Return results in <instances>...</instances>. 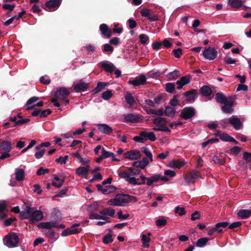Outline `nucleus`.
I'll use <instances>...</instances> for the list:
<instances>
[{
    "label": "nucleus",
    "instance_id": "f257e3e1",
    "mask_svg": "<svg viewBox=\"0 0 251 251\" xmlns=\"http://www.w3.org/2000/svg\"><path fill=\"white\" fill-rule=\"evenodd\" d=\"M130 201V196L126 194H119L115 197L108 200L107 204L111 206H125Z\"/></svg>",
    "mask_w": 251,
    "mask_h": 251
},
{
    "label": "nucleus",
    "instance_id": "f03ea898",
    "mask_svg": "<svg viewBox=\"0 0 251 251\" xmlns=\"http://www.w3.org/2000/svg\"><path fill=\"white\" fill-rule=\"evenodd\" d=\"M13 149L12 144L10 141L3 140L0 142V159L3 160L9 157V152Z\"/></svg>",
    "mask_w": 251,
    "mask_h": 251
},
{
    "label": "nucleus",
    "instance_id": "7ed1b4c3",
    "mask_svg": "<svg viewBox=\"0 0 251 251\" xmlns=\"http://www.w3.org/2000/svg\"><path fill=\"white\" fill-rule=\"evenodd\" d=\"M148 140L151 142L155 141L156 140L154 132L142 131L139 133L138 136H135L133 138L134 141L141 143H143Z\"/></svg>",
    "mask_w": 251,
    "mask_h": 251
},
{
    "label": "nucleus",
    "instance_id": "20e7f679",
    "mask_svg": "<svg viewBox=\"0 0 251 251\" xmlns=\"http://www.w3.org/2000/svg\"><path fill=\"white\" fill-rule=\"evenodd\" d=\"M19 238L15 233L8 234L3 238V243L8 248H14L17 246Z\"/></svg>",
    "mask_w": 251,
    "mask_h": 251
},
{
    "label": "nucleus",
    "instance_id": "39448f33",
    "mask_svg": "<svg viewBox=\"0 0 251 251\" xmlns=\"http://www.w3.org/2000/svg\"><path fill=\"white\" fill-rule=\"evenodd\" d=\"M153 123L155 126L153 127V130L155 131H162L167 132H170V129L166 126V121L164 118L162 117H157L154 119Z\"/></svg>",
    "mask_w": 251,
    "mask_h": 251
},
{
    "label": "nucleus",
    "instance_id": "423d86ee",
    "mask_svg": "<svg viewBox=\"0 0 251 251\" xmlns=\"http://www.w3.org/2000/svg\"><path fill=\"white\" fill-rule=\"evenodd\" d=\"M70 91L65 87L58 88L55 93V97L60 101H63L65 105L69 103V101L66 100V98L70 95Z\"/></svg>",
    "mask_w": 251,
    "mask_h": 251
},
{
    "label": "nucleus",
    "instance_id": "0eeeda50",
    "mask_svg": "<svg viewBox=\"0 0 251 251\" xmlns=\"http://www.w3.org/2000/svg\"><path fill=\"white\" fill-rule=\"evenodd\" d=\"M89 87V84L81 80L75 82L71 87V90L76 92H84Z\"/></svg>",
    "mask_w": 251,
    "mask_h": 251
},
{
    "label": "nucleus",
    "instance_id": "6e6552de",
    "mask_svg": "<svg viewBox=\"0 0 251 251\" xmlns=\"http://www.w3.org/2000/svg\"><path fill=\"white\" fill-rule=\"evenodd\" d=\"M223 122L224 123L226 122H228L236 130H239L243 128V124L241 122L240 119L237 116H232L228 119L223 120Z\"/></svg>",
    "mask_w": 251,
    "mask_h": 251
},
{
    "label": "nucleus",
    "instance_id": "1a4fd4ad",
    "mask_svg": "<svg viewBox=\"0 0 251 251\" xmlns=\"http://www.w3.org/2000/svg\"><path fill=\"white\" fill-rule=\"evenodd\" d=\"M204 57L209 60H214L217 56V51L212 47H208L204 49L202 52Z\"/></svg>",
    "mask_w": 251,
    "mask_h": 251
},
{
    "label": "nucleus",
    "instance_id": "9d476101",
    "mask_svg": "<svg viewBox=\"0 0 251 251\" xmlns=\"http://www.w3.org/2000/svg\"><path fill=\"white\" fill-rule=\"evenodd\" d=\"M43 213L41 210H36L34 208L32 207L30 223L33 224L36 222L40 221L43 219Z\"/></svg>",
    "mask_w": 251,
    "mask_h": 251
},
{
    "label": "nucleus",
    "instance_id": "9b49d317",
    "mask_svg": "<svg viewBox=\"0 0 251 251\" xmlns=\"http://www.w3.org/2000/svg\"><path fill=\"white\" fill-rule=\"evenodd\" d=\"M79 226V224H75L72 225L70 228L64 229L61 233L62 236H66L69 235L76 234L79 233L81 230L80 227H77Z\"/></svg>",
    "mask_w": 251,
    "mask_h": 251
},
{
    "label": "nucleus",
    "instance_id": "f8f14e48",
    "mask_svg": "<svg viewBox=\"0 0 251 251\" xmlns=\"http://www.w3.org/2000/svg\"><path fill=\"white\" fill-rule=\"evenodd\" d=\"M60 5L59 0H50L46 2L45 9L48 11H53L56 10Z\"/></svg>",
    "mask_w": 251,
    "mask_h": 251
},
{
    "label": "nucleus",
    "instance_id": "ddd939ff",
    "mask_svg": "<svg viewBox=\"0 0 251 251\" xmlns=\"http://www.w3.org/2000/svg\"><path fill=\"white\" fill-rule=\"evenodd\" d=\"M195 113V111L193 107H185L182 110L180 116L185 120H188L193 117Z\"/></svg>",
    "mask_w": 251,
    "mask_h": 251
},
{
    "label": "nucleus",
    "instance_id": "4468645a",
    "mask_svg": "<svg viewBox=\"0 0 251 251\" xmlns=\"http://www.w3.org/2000/svg\"><path fill=\"white\" fill-rule=\"evenodd\" d=\"M215 99L217 102L226 105H231L233 104V102L228 100L222 93H217L215 95Z\"/></svg>",
    "mask_w": 251,
    "mask_h": 251
},
{
    "label": "nucleus",
    "instance_id": "2eb2a0df",
    "mask_svg": "<svg viewBox=\"0 0 251 251\" xmlns=\"http://www.w3.org/2000/svg\"><path fill=\"white\" fill-rule=\"evenodd\" d=\"M124 157L130 160H136L141 157V153L139 151L133 150L125 152Z\"/></svg>",
    "mask_w": 251,
    "mask_h": 251
},
{
    "label": "nucleus",
    "instance_id": "dca6fc26",
    "mask_svg": "<svg viewBox=\"0 0 251 251\" xmlns=\"http://www.w3.org/2000/svg\"><path fill=\"white\" fill-rule=\"evenodd\" d=\"M146 80V77L144 75H141L136 77L134 80H129L128 83L134 86H137L145 84Z\"/></svg>",
    "mask_w": 251,
    "mask_h": 251
},
{
    "label": "nucleus",
    "instance_id": "f3484780",
    "mask_svg": "<svg viewBox=\"0 0 251 251\" xmlns=\"http://www.w3.org/2000/svg\"><path fill=\"white\" fill-rule=\"evenodd\" d=\"M139 119V116L136 113H128L124 115V120L126 123H137Z\"/></svg>",
    "mask_w": 251,
    "mask_h": 251
},
{
    "label": "nucleus",
    "instance_id": "a211bd4d",
    "mask_svg": "<svg viewBox=\"0 0 251 251\" xmlns=\"http://www.w3.org/2000/svg\"><path fill=\"white\" fill-rule=\"evenodd\" d=\"M191 78V75H187L182 76L179 80L176 82L177 89H181L183 86L188 84Z\"/></svg>",
    "mask_w": 251,
    "mask_h": 251
},
{
    "label": "nucleus",
    "instance_id": "6ab92c4d",
    "mask_svg": "<svg viewBox=\"0 0 251 251\" xmlns=\"http://www.w3.org/2000/svg\"><path fill=\"white\" fill-rule=\"evenodd\" d=\"M65 176L63 174H59L54 177L52 184L53 186L60 188L65 181Z\"/></svg>",
    "mask_w": 251,
    "mask_h": 251
},
{
    "label": "nucleus",
    "instance_id": "aec40b11",
    "mask_svg": "<svg viewBox=\"0 0 251 251\" xmlns=\"http://www.w3.org/2000/svg\"><path fill=\"white\" fill-rule=\"evenodd\" d=\"M197 92L195 90H192L185 92L184 94L186 98V100L189 102H193L197 97Z\"/></svg>",
    "mask_w": 251,
    "mask_h": 251
},
{
    "label": "nucleus",
    "instance_id": "412c9836",
    "mask_svg": "<svg viewBox=\"0 0 251 251\" xmlns=\"http://www.w3.org/2000/svg\"><path fill=\"white\" fill-rule=\"evenodd\" d=\"M89 170V168H88L87 166L86 168L79 167L76 169L75 173L77 176L81 177L87 178Z\"/></svg>",
    "mask_w": 251,
    "mask_h": 251
},
{
    "label": "nucleus",
    "instance_id": "4be33fe9",
    "mask_svg": "<svg viewBox=\"0 0 251 251\" xmlns=\"http://www.w3.org/2000/svg\"><path fill=\"white\" fill-rule=\"evenodd\" d=\"M97 127L99 129V130L102 133L105 134H110L113 129L112 128L109 126L108 125L104 124H98L97 125Z\"/></svg>",
    "mask_w": 251,
    "mask_h": 251
},
{
    "label": "nucleus",
    "instance_id": "5701e85b",
    "mask_svg": "<svg viewBox=\"0 0 251 251\" xmlns=\"http://www.w3.org/2000/svg\"><path fill=\"white\" fill-rule=\"evenodd\" d=\"M199 177V172L198 171H193L187 173L184 179L185 181L190 183L195 178H197Z\"/></svg>",
    "mask_w": 251,
    "mask_h": 251
},
{
    "label": "nucleus",
    "instance_id": "b1692460",
    "mask_svg": "<svg viewBox=\"0 0 251 251\" xmlns=\"http://www.w3.org/2000/svg\"><path fill=\"white\" fill-rule=\"evenodd\" d=\"M103 185L101 184L97 185L98 190L101 191L103 194H108L115 189V188L112 186H104Z\"/></svg>",
    "mask_w": 251,
    "mask_h": 251
},
{
    "label": "nucleus",
    "instance_id": "393cba45",
    "mask_svg": "<svg viewBox=\"0 0 251 251\" xmlns=\"http://www.w3.org/2000/svg\"><path fill=\"white\" fill-rule=\"evenodd\" d=\"M32 207H26L24 210L20 212V217L22 219H28L30 221Z\"/></svg>",
    "mask_w": 251,
    "mask_h": 251
},
{
    "label": "nucleus",
    "instance_id": "a878e982",
    "mask_svg": "<svg viewBox=\"0 0 251 251\" xmlns=\"http://www.w3.org/2000/svg\"><path fill=\"white\" fill-rule=\"evenodd\" d=\"M101 34L109 38L112 34L110 28L106 24H101L100 26Z\"/></svg>",
    "mask_w": 251,
    "mask_h": 251
},
{
    "label": "nucleus",
    "instance_id": "bb28decb",
    "mask_svg": "<svg viewBox=\"0 0 251 251\" xmlns=\"http://www.w3.org/2000/svg\"><path fill=\"white\" fill-rule=\"evenodd\" d=\"M149 164V160L147 158L144 157L141 160L135 161L132 163L133 166L144 169Z\"/></svg>",
    "mask_w": 251,
    "mask_h": 251
},
{
    "label": "nucleus",
    "instance_id": "cd10ccee",
    "mask_svg": "<svg viewBox=\"0 0 251 251\" xmlns=\"http://www.w3.org/2000/svg\"><path fill=\"white\" fill-rule=\"evenodd\" d=\"M57 227L58 223L55 222H43L38 225V227L40 228L51 229Z\"/></svg>",
    "mask_w": 251,
    "mask_h": 251
},
{
    "label": "nucleus",
    "instance_id": "c85d7f7f",
    "mask_svg": "<svg viewBox=\"0 0 251 251\" xmlns=\"http://www.w3.org/2000/svg\"><path fill=\"white\" fill-rule=\"evenodd\" d=\"M101 67L103 69L107 72L112 73L114 71L115 66L112 63L107 61H102L100 62Z\"/></svg>",
    "mask_w": 251,
    "mask_h": 251
},
{
    "label": "nucleus",
    "instance_id": "c756f323",
    "mask_svg": "<svg viewBox=\"0 0 251 251\" xmlns=\"http://www.w3.org/2000/svg\"><path fill=\"white\" fill-rule=\"evenodd\" d=\"M160 178V174H154L151 177H148L146 184L148 186H151L154 183L157 182Z\"/></svg>",
    "mask_w": 251,
    "mask_h": 251
},
{
    "label": "nucleus",
    "instance_id": "7c9ffc66",
    "mask_svg": "<svg viewBox=\"0 0 251 251\" xmlns=\"http://www.w3.org/2000/svg\"><path fill=\"white\" fill-rule=\"evenodd\" d=\"M184 164H185V163L181 161H180L178 160H173L169 162V166L172 168L180 169L183 166H184Z\"/></svg>",
    "mask_w": 251,
    "mask_h": 251
},
{
    "label": "nucleus",
    "instance_id": "2f4dec72",
    "mask_svg": "<svg viewBox=\"0 0 251 251\" xmlns=\"http://www.w3.org/2000/svg\"><path fill=\"white\" fill-rule=\"evenodd\" d=\"M101 213L103 217H105V220H106L108 217H113L115 214V211L112 208H105L101 210Z\"/></svg>",
    "mask_w": 251,
    "mask_h": 251
},
{
    "label": "nucleus",
    "instance_id": "473e14b6",
    "mask_svg": "<svg viewBox=\"0 0 251 251\" xmlns=\"http://www.w3.org/2000/svg\"><path fill=\"white\" fill-rule=\"evenodd\" d=\"M227 2L229 5L234 8H238L243 4L242 0H227Z\"/></svg>",
    "mask_w": 251,
    "mask_h": 251
},
{
    "label": "nucleus",
    "instance_id": "72a5a7b5",
    "mask_svg": "<svg viewBox=\"0 0 251 251\" xmlns=\"http://www.w3.org/2000/svg\"><path fill=\"white\" fill-rule=\"evenodd\" d=\"M141 237L143 247L144 248H149L150 247L149 242L151 240L150 238L145 234H141Z\"/></svg>",
    "mask_w": 251,
    "mask_h": 251
},
{
    "label": "nucleus",
    "instance_id": "f704fd0d",
    "mask_svg": "<svg viewBox=\"0 0 251 251\" xmlns=\"http://www.w3.org/2000/svg\"><path fill=\"white\" fill-rule=\"evenodd\" d=\"M237 215L243 219L247 218L251 215V210L247 209H241L238 213Z\"/></svg>",
    "mask_w": 251,
    "mask_h": 251
},
{
    "label": "nucleus",
    "instance_id": "c9c22d12",
    "mask_svg": "<svg viewBox=\"0 0 251 251\" xmlns=\"http://www.w3.org/2000/svg\"><path fill=\"white\" fill-rule=\"evenodd\" d=\"M125 98L126 102L129 105L132 106L135 103V100L130 93H127L125 95Z\"/></svg>",
    "mask_w": 251,
    "mask_h": 251
},
{
    "label": "nucleus",
    "instance_id": "e433bc0d",
    "mask_svg": "<svg viewBox=\"0 0 251 251\" xmlns=\"http://www.w3.org/2000/svg\"><path fill=\"white\" fill-rule=\"evenodd\" d=\"M220 139L225 142H231L236 144L237 143V141L226 133H222V134L221 135Z\"/></svg>",
    "mask_w": 251,
    "mask_h": 251
},
{
    "label": "nucleus",
    "instance_id": "4c0bfd02",
    "mask_svg": "<svg viewBox=\"0 0 251 251\" xmlns=\"http://www.w3.org/2000/svg\"><path fill=\"white\" fill-rule=\"evenodd\" d=\"M16 179L18 181H22L25 176V172L21 169H16L15 171Z\"/></svg>",
    "mask_w": 251,
    "mask_h": 251
},
{
    "label": "nucleus",
    "instance_id": "58836bf2",
    "mask_svg": "<svg viewBox=\"0 0 251 251\" xmlns=\"http://www.w3.org/2000/svg\"><path fill=\"white\" fill-rule=\"evenodd\" d=\"M201 94L204 96H209L212 93L211 89L207 86H203L201 89Z\"/></svg>",
    "mask_w": 251,
    "mask_h": 251
},
{
    "label": "nucleus",
    "instance_id": "ea45409f",
    "mask_svg": "<svg viewBox=\"0 0 251 251\" xmlns=\"http://www.w3.org/2000/svg\"><path fill=\"white\" fill-rule=\"evenodd\" d=\"M208 240L207 238H201L199 239L196 242L197 247L200 248L204 247Z\"/></svg>",
    "mask_w": 251,
    "mask_h": 251
},
{
    "label": "nucleus",
    "instance_id": "a19ab883",
    "mask_svg": "<svg viewBox=\"0 0 251 251\" xmlns=\"http://www.w3.org/2000/svg\"><path fill=\"white\" fill-rule=\"evenodd\" d=\"M90 219H97V220H105V217H103V214L101 213V211L100 214L93 212L90 215Z\"/></svg>",
    "mask_w": 251,
    "mask_h": 251
},
{
    "label": "nucleus",
    "instance_id": "79ce46f5",
    "mask_svg": "<svg viewBox=\"0 0 251 251\" xmlns=\"http://www.w3.org/2000/svg\"><path fill=\"white\" fill-rule=\"evenodd\" d=\"M164 114L170 117H173L175 115V110L171 107H167L164 111Z\"/></svg>",
    "mask_w": 251,
    "mask_h": 251
},
{
    "label": "nucleus",
    "instance_id": "37998d69",
    "mask_svg": "<svg viewBox=\"0 0 251 251\" xmlns=\"http://www.w3.org/2000/svg\"><path fill=\"white\" fill-rule=\"evenodd\" d=\"M142 151L145 155L149 158L150 161L152 162L153 160L152 154L149 149L147 147H143L142 148Z\"/></svg>",
    "mask_w": 251,
    "mask_h": 251
},
{
    "label": "nucleus",
    "instance_id": "c03bdc74",
    "mask_svg": "<svg viewBox=\"0 0 251 251\" xmlns=\"http://www.w3.org/2000/svg\"><path fill=\"white\" fill-rule=\"evenodd\" d=\"M175 84L173 83H167L166 84V91L170 93H173L175 91Z\"/></svg>",
    "mask_w": 251,
    "mask_h": 251
},
{
    "label": "nucleus",
    "instance_id": "a18cd8bd",
    "mask_svg": "<svg viewBox=\"0 0 251 251\" xmlns=\"http://www.w3.org/2000/svg\"><path fill=\"white\" fill-rule=\"evenodd\" d=\"M178 75V72L176 70H175L173 72L169 73L167 75V77L171 80H175L177 78Z\"/></svg>",
    "mask_w": 251,
    "mask_h": 251
},
{
    "label": "nucleus",
    "instance_id": "49530a36",
    "mask_svg": "<svg viewBox=\"0 0 251 251\" xmlns=\"http://www.w3.org/2000/svg\"><path fill=\"white\" fill-rule=\"evenodd\" d=\"M224 61L227 64H233L238 61L236 59H233L228 55H226L224 58Z\"/></svg>",
    "mask_w": 251,
    "mask_h": 251
},
{
    "label": "nucleus",
    "instance_id": "de8ad7c7",
    "mask_svg": "<svg viewBox=\"0 0 251 251\" xmlns=\"http://www.w3.org/2000/svg\"><path fill=\"white\" fill-rule=\"evenodd\" d=\"M101 153L102 157H103L104 158L115 156L113 152L106 151L104 148L102 149Z\"/></svg>",
    "mask_w": 251,
    "mask_h": 251
},
{
    "label": "nucleus",
    "instance_id": "09e8293b",
    "mask_svg": "<svg viewBox=\"0 0 251 251\" xmlns=\"http://www.w3.org/2000/svg\"><path fill=\"white\" fill-rule=\"evenodd\" d=\"M139 39L141 43L143 44H146L149 41V37L144 34H141L139 35Z\"/></svg>",
    "mask_w": 251,
    "mask_h": 251
},
{
    "label": "nucleus",
    "instance_id": "8fccbe9b",
    "mask_svg": "<svg viewBox=\"0 0 251 251\" xmlns=\"http://www.w3.org/2000/svg\"><path fill=\"white\" fill-rule=\"evenodd\" d=\"M219 141V139L217 138L210 139L207 141L204 142L202 143L201 147L202 148H204L209 144H213Z\"/></svg>",
    "mask_w": 251,
    "mask_h": 251
},
{
    "label": "nucleus",
    "instance_id": "3c124183",
    "mask_svg": "<svg viewBox=\"0 0 251 251\" xmlns=\"http://www.w3.org/2000/svg\"><path fill=\"white\" fill-rule=\"evenodd\" d=\"M113 241V239L111 234L105 235L103 238V242L105 244H108L110 243H112Z\"/></svg>",
    "mask_w": 251,
    "mask_h": 251
},
{
    "label": "nucleus",
    "instance_id": "603ef678",
    "mask_svg": "<svg viewBox=\"0 0 251 251\" xmlns=\"http://www.w3.org/2000/svg\"><path fill=\"white\" fill-rule=\"evenodd\" d=\"M128 183L132 184L133 185H138V182L137 181V179H136L135 177L130 176L127 178V179L126 180Z\"/></svg>",
    "mask_w": 251,
    "mask_h": 251
},
{
    "label": "nucleus",
    "instance_id": "864d4df0",
    "mask_svg": "<svg viewBox=\"0 0 251 251\" xmlns=\"http://www.w3.org/2000/svg\"><path fill=\"white\" fill-rule=\"evenodd\" d=\"M112 96V94L111 91L107 90L102 94V98L104 100H109Z\"/></svg>",
    "mask_w": 251,
    "mask_h": 251
},
{
    "label": "nucleus",
    "instance_id": "5fc2aeb1",
    "mask_svg": "<svg viewBox=\"0 0 251 251\" xmlns=\"http://www.w3.org/2000/svg\"><path fill=\"white\" fill-rule=\"evenodd\" d=\"M106 83L104 82H100L98 83L97 87L96 88L95 91V92H98L100 91L102 89H103L106 86Z\"/></svg>",
    "mask_w": 251,
    "mask_h": 251
},
{
    "label": "nucleus",
    "instance_id": "6e6d98bb",
    "mask_svg": "<svg viewBox=\"0 0 251 251\" xmlns=\"http://www.w3.org/2000/svg\"><path fill=\"white\" fill-rule=\"evenodd\" d=\"M78 159L82 164L86 165L88 168H90V160L88 158H83L81 156Z\"/></svg>",
    "mask_w": 251,
    "mask_h": 251
},
{
    "label": "nucleus",
    "instance_id": "4d7b16f0",
    "mask_svg": "<svg viewBox=\"0 0 251 251\" xmlns=\"http://www.w3.org/2000/svg\"><path fill=\"white\" fill-rule=\"evenodd\" d=\"M232 105H229V107H226L225 106H223L221 107L222 110L227 114H231L233 112V108L232 107Z\"/></svg>",
    "mask_w": 251,
    "mask_h": 251
},
{
    "label": "nucleus",
    "instance_id": "13d9d810",
    "mask_svg": "<svg viewBox=\"0 0 251 251\" xmlns=\"http://www.w3.org/2000/svg\"><path fill=\"white\" fill-rule=\"evenodd\" d=\"M167 224V220L164 218H159L156 221V225L157 226H165Z\"/></svg>",
    "mask_w": 251,
    "mask_h": 251
},
{
    "label": "nucleus",
    "instance_id": "bf43d9fd",
    "mask_svg": "<svg viewBox=\"0 0 251 251\" xmlns=\"http://www.w3.org/2000/svg\"><path fill=\"white\" fill-rule=\"evenodd\" d=\"M175 212L180 216H182L185 213V210L184 207L176 206L175 208Z\"/></svg>",
    "mask_w": 251,
    "mask_h": 251
},
{
    "label": "nucleus",
    "instance_id": "052dcab7",
    "mask_svg": "<svg viewBox=\"0 0 251 251\" xmlns=\"http://www.w3.org/2000/svg\"><path fill=\"white\" fill-rule=\"evenodd\" d=\"M36 141L35 140H31V142L28 144V145L26 148L24 149L21 152L23 153L25 152L28 149L32 148L36 144Z\"/></svg>",
    "mask_w": 251,
    "mask_h": 251
},
{
    "label": "nucleus",
    "instance_id": "680f3d73",
    "mask_svg": "<svg viewBox=\"0 0 251 251\" xmlns=\"http://www.w3.org/2000/svg\"><path fill=\"white\" fill-rule=\"evenodd\" d=\"M119 176L120 177L125 178L126 181V179H127V178H128L130 176V172H122L119 173Z\"/></svg>",
    "mask_w": 251,
    "mask_h": 251
},
{
    "label": "nucleus",
    "instance_id": "e2e57ef3",
    "mask_svg": "<svg viewBox=\"0 0 251 251\" xmlns=\"http://www.w3.org/2000/svg\"><path fill=\"white\" fill-rule=\"evenodd\" d=\"M241 151V148L238 146H235L232 148L230 152L232 154H238Z\"/></svg>",
    "mask_w": 251,
    "mask_h": 251
},
{
    "label": "nucleus",
    "instance_id": "0e129e2a",
    "mask_svg": "<svg viewBox=\"0 0 251 251\" xmlns=\"http://www.w3.org/2000/svg\"><path fill=\"white\" fill-rule=\"evenodd\" d=\"M51 111L50 109L44 110L40 111V117L43 118L46 117L47 115L51 113Z\"/></svg>",
    "mask_w": 251,
    "mask_h": 251
},
{
    "label": "nucleus",
    "instance_id": "69168bd1",
    "mask_svg": "<svg viewBox=\"0 0 251 251\" xmlns=\"http://www.w3.org/2000/svg\"><path fill=\"white\" fill-rule=\"evenodd\" d=\"M103 51L104 52H112L113 51V48L108 44H105L103 46Z\"/></svg>",
    "mask_w": 251,
    "mask_h": 251
},
{
    "label": "nucleus",
    "instance_id": "338daca9",
    "mask_svg": "<svg viewBox=\"0 0 251 251\" xmlns=\"http://www.w3.org/2000/svg\"><path fill=\"white\" fill-rule=\"evenodd\" d=\"M118 218L120 220H126L128 219L129 217V215L128 214H123L122 212L120 211L117 213Z\"/></svg>",
    "mask_w": 251,
    "mask_h": 251
},
{
    "label": "nucleus",
    "instance_id": "774afa93",
    "mask_svg": "<svg viewBox=\"0 0 251 251\" xmlns=\"http://www.w3.org/2000/svg\"><path fill=\"white\" fill-rule=\"evenodd\" d=\"M223 231L222 229H218L216 226L212 229L209 230L208 232L209 235H213L215 232H221Z\"/></svg>",
    "mask_w": 251,
    "mask_h": 251
}]
</instances>
